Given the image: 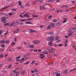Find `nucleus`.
Listing matches in <instances>:
<instances>
[{"instance_id":"79ce46f5","label":"nucleus","mask_w":76,"mask_h":76,"mask_svg":"<svg viewBox=\"0 0 76 76\" xmlns=\"http://www.w3.org/2000/svg\"><path fill=\"white\" fill-rule=\"evenodd\" d=\"M29 63H30V62H27L26 63H24V64H26H26H28Z\"/></svg>"},{"instance_id":"0e129e2a","label":"nucleus","mask_w":76,"mask_h":76,"mask_svg":"<svg viewBox=\"0 0 76 76\" xmlns=\"http://www.w3.org/2000/svg\"><path fill=\"white\" fill-rule=\"evenodd\" d=\"M69 63V62H68V61H65V64H68V63Z\"/></svg>"},{"instance_id":"473e14b6","label":"nucleus","mask_w":76,"mask_h":76,"mask_svg":"<svg viewBox=\"0 0 76 76\" xmlns=\"http://www.w3.org/2000/svg\"><path fill=\"white\" fill-rule=\"evenodd\" d=\"M14 33H15L16 34V33H18L19 32V31L16 30L15 31H14Z\"/></svg>"},{"instance_id":"7c9ffc66","label":"nucleus","mask_w":76,"mask_h":76,"mask_svg":"<svg viewBox=\"0 0 76 76\" xmlns=\"http://www.w3.org/2000/svg\"><path fill=\"white\" fill-rule=\"evenodd\" d=\"M0 42H2V44H4V43H5V42H4V41H1Z\"/></svg>"},{"instance_id":"a18cd8bd","label":"nucleus","mask_w":76,"mask_h":76,"mask_svg":"<svg viewBox=\"0 0 76 76\" xmlns=\"http://www.w3.org/2000/svg\"><path fill=\"white\" fill-rule=\"evenodd\" d=\"M46 51H47V52H50V50L48 49H46Z\"/></svg>"},{"instance_id":"412c9836","label":"nucleus","mask_w":76,"mask_h":76,"mask_svg":"<svg viewBox=\"0 0 76 76\" xmlns=\"http://www.w3.org/2000/svg\"><path fill=\"white\" fill-rule=\"evenodd\" d=\"M4 55H3V54H1L0 55V58H3V57H4Z\"/></svg>"},{"instance_id":"39448f33","label":"nucleus","mask_w":76,"mask_h":76,"mask_svg":"<svg viewBox=\"0 0 76 76\" xmlns=\"http://www.w3.org/2000/svg\"><path fill=\"white\" fill-rule=\"evenodd\" d=\"M25 23V24H30V25L32 24V23L30 22L29 21L26 22V23Z\"/></svg>"},{"instance_id":"338daca9","label":"nucleus","mask_w":76,"mask_h":76,"mask_svg":"<svg viewBox=\"0 0 76 76\" xmlns=\"http://www.w3.org/2000/svg\"><path fill=\"white\" fill-rule=\"evenodd\" d=\"M16 61H22V60L21 59H17Z\"/></svg>"},{"instance_id":"cd10ccee","label":"nucleus","mask_w":76,"mask_h":76,"mask_svg":"<svg viewBox=\"0 0 76 76\" xmlns=\"http://www.w3.org/2000/svg\"><path fill=\"white\" fill-rule=\"evenodd\" d=\"M34 72H38V70L36 69H34Z\"/></svg>"},{"instance_id":"3c124183","label":"nucleus","mask_w":76,"mask_h":76,"mask_svg":"<svg viewBox=\"0 0 76 76\" xmlns=\"http://www.w3.org/2000/svg\"><path fill=\"white\" fill-rule=\"evenodd\" d=\"M68 32H72V30L70 29L68 30Z\"/></svg>"},{"instance_id":"13d9d810","label":"nucleus","mask_w":76,"mask_h":76,"mask_svg":"<svg viewBox=\"0 0 76 76\" xmlns=\"http://www.w3.org/2000/svg\"><path fill=\"white\" fill-rule=\"evenodd\" d=\"M50 52H54V50H49V53H50Z\"/></svg>"},{"instance_id":"b1692460","label":"nucleus","mask_w":76,"mask_h":76,"mask_svg":"<svg viewBox=\"0 0 76 76\" xmlns=\"http://www.w3.org/2000/svg\"><path fill=\"white\" fill-rule=\"evenodd\" d=\"M68 36H72V33H70L68 34Z\"/></svg>"},{"instance_id":"9d476101","label":"nucleus","mask_w":76,"mask_h":76,"mask_svg":"<svg viewBox=\"0 0 76 76\" xmlns=\"http://www.w3.org/2000/svg\"><path fill=\"white\" fill-rule=\"evenodd\" d=\"M53 45V42H50L48 43V45H50H50Z\"/></svg>"},{"instance_id":"393cba45","label":"nucleus","mask_w":76,"mask_h":76,"mask_svg":"<svg viewBox=\"0 0 76 76\" xmlns=\"http://www.w3.org/2000/svg\"><path fill=\"white\" fill-rule=\"evenodd\" d=\"M39 2L41 3H42V2H43V1H42V0H39Z\"/></svg>"},{"instance_id":"f704fd0d","label":"nucleus","mask_w":76,"mask_h":76,"mask_svg":"<svg viewBox=\"0 0 76 76\" xmlns=\"http://www.w3.org/2000/svg\"><path fill=\"white\" fill-rule=\"evenodd\" d=\"M33 16L34 17V18H37V17H38V16L35 15H33Z\"/></svg>"},{"instance_id":"37998d69","label":"nucleus","mask_w":76,"mask_h":76,"mask_svg":"<svg viewBox=\"0 0 76 76\" xmlns=\"http://www.w3.org/2000/svg\"><path fill=\"white\" fill-rule=\"evenodd\" d=\"M27 14H25L24 15H23V16L27 17Z\"/></svg>"},{"instance_id":"f257e3e1","label":"nucleus","mask_w":76,"mask_h":76,"mask_svg":"<svg viewBox=\"0 0 76 76\" xmlns=\"http://www.w3.org/2000/svg\"><path fill=\"white\" fill-rule=\"evenodd\" d=\"M48 39H49L50 41H53L54 39V37L53 36L49 37L48 38Z\"/></svg>"},{"instance_id":"4c0bfd02","label":"nucleus","mask_w":76,"mask_h":76,"mask_svg":"<svg viewBox=\"0 0 76 76\" xmlns=\"http://www.w3.org/2000/svg\"><path fill=\"white\" fill-rule=\"evenodd\" d=\"M76 69V68H74V69H71L70 72H72V71H74V70H75Z\"/></svg>"},{"instance_id":"680f3d73","label":"nucleus","mask_w":76,"mask_h":76,"mask_svg":"<svg viewBox=\"0 0 76 76\" xmlns=\"http://www.w3.org/2000/svg\"><path fill=\"white\" fill-rule=\"evenodd\" d=\"M65 7V5H62V6H61V8H64V7Z\"/></svg>"},{"instance_id":"0eeeda50","label":"nucleus","mask_w":76,"mask_h":76,"mask_svg":"<svg viewBox=\"0 0 76 76\" xmlns=\"http://www.w3.org/2000/svg\"><path fill=\"white\" fill-rule=\"evenodd\" d=\"M50 27H54V26H55V24H54L53 23H51V24L50 25Z\"/></svg>"},{"instance_id":"58836bf2","label":"nucleus","mask_w":76,"mask_h":76,"mask_svg":"<svg viewBox=\"0 0 76 76\" xmlns=\"http://www.w3.org/2000/svg\"><path fill=\"white\" fill-rule=\"evenodd\" d=\"M12 72H13V73H16V70H13Z\"/></svg>"},{"instance_id":"49530a36","label":"nucleus","mask_w":76,"mask_h":76,"mask_svg":"<svg viewBox=\"0 0 76 76\" xmlns=\"http://www.w3.org/2000/svg\"><path fill=\"white\" fill-rule=\"evenodd\" d=\"M19 16H20V17H21V18H24V17H23V16L22 15H21V14H20V15Z\"/></svg>"},{"instance_id":"f03ea898","label":"nucleus","mask_w":76,"mask_h":76,"mask_svg":"<svg viewBox=\"0 0 76 76\" xmlns=\"http://www.w3.org/2000/svg\"><path fill=\"white\" fill-rule=\"evenodd\" d=\"M10 7V5H8L7 7H5L2 8L1 9V10H5V9H7V8H8V7Z\"/></svg>"},{"instance_id":"20e7f679","label":"nucleus","mask_w":76,"mask_h":76,"mask_svg":"<svg viewBox=\"0 0 76 76\" xmlns=\"http://www.w3.org/2000/svg\"><path fill=\"white\" fill-rule=\"evenodd\" d=\"M33 43L34 44H39V42L37 41H35L33 42Z\"/></svg>"},{"instance_id":"c85d7f7f","label":"nucleus","mask_w":76,"mask_h":76,"mask_svg":"<svg viewBox=\"0 0 76 76\" xmlns=\"http://www.w3.org/2000/svg\"><path fill=\"white\" fill-rule=\"evenodd\" d=\"M2 72L4 73H7V71L6 70H3Z\"/></svg>"},{"instance_id":"5fc2aeb1","label":"nucleus","mask_w":76,"mask_h":76,"mask_svg":"<svg viewBox=\"0 0 76 76\" xmlns=\"http://www.w3.org/2000/svg\"><path fill=\"white\" fill-rule=\"evenodd\" d=\"M63 23H65L66 22H67V20H65L63 21Z\"/></svg>"},{"instance_id":"6ab92c4d","label":"nucleus","mask_w":76,"mask_h":76,"mask_svg":"<svg viewBox=\"0 0 76 76\" xmlns=\"http://www.w3.org/2000/svg\"><path fill=\"white\" fill-rule=\"evenodd\" d=\"M26 20V19H22L20 20L21 22H24Z\"/></svg>"},{"instance_id":"774afa93","label":"nucleus","mask_w":76,"mask_h":76,"mask_svg":"<svg viewBox=\"0 0 76 76\" xmlns=\"http://www.w3.org/2000/svg\"><path fill=\"white\" fill-rule=\"evenodd\" d=\"M40 10H42V6H40Z\"/></svg>"},{"instance_id":"052dcab7","label":"nucleus","mask_w":76,"mask_h":76,"mask_svg":"<svg viewBox=\"0 0 76 76\" xmlns=\"http://www.w3.org/2000/svg\"><path fill=\"white\" fill-rule=\"evenodd\" d=\"M34 52H37L38 51V50H33Z\"/></svg>"},{"instance_id":"a878e982","label":"nucleus","mask_w":76,"mask_h":76,"mask_svg":"<svg viewBox=\"0 0 76 76\" xmlns=\"http://www.w3.org/2000/svg\"><path fill=\"white\" fill-rule=\"evenodd\" d=\"M25 72H26V71H24L21 73V74L22 75H24V74H25Z\"/></svg>"},{"instance_id":"f3484780","label":"nucleus","mask_w":76,"mask_h":76,"mask_svg":"<svg viewBox=\"0 0 76 76\" xmlns=\"http://www.w3.org/2000/svg\"><path fill=\"white\" fill-rule=\"evenodd\" d=\"M58 38H59V37L58 36L55 37V39L56 41H57V40H58Z\"/></svg>"},{"instance_id":"4be33fe9","label":"nucleus","mask_w":76,"mask_h":76,"mask_svg":"<svg viewBox=\"0 0 76 76\" xmlns=\"http://www.w3.org/2000/svg\"><path fill=\"white\" fill-rule=\"evenodd\" d=\"M16 44V43L14 42H12V43L11 44V45H14L15 44Z\"/></svg>"},{"instance_id":"2f4dec72","label":"nucleus","mask_w":76,"mask_h":76,"mask_svg":"<svg viewBox=\"0 0 76 76\" xmlns=\"http://www.w3.org/2000/svg\"><path fill=\"white\" fill-rule=\"evenodd\" d=\"M32 19H33V18H29L27 20V21H28V20H32Z\"/></svg>"},{"instance_id":"1a4fd4ad","label":"nucleus","mask_w":76,"mask_h":76,"mask_svg":"<svg viewBox=\"0 0 76 76\" xmlns=\"http://www.w3.org/2000/svg\"><path fill=\"white\" fill-rule=\"evenodd\" d=\"M18 3H19V5L20 6V7H21V6H22V2H21L20 1H18Z\"/></svg>"},{"instance_id":"bb28decb","label":"nucleus","mask_w":76,"mask_h":76,"mask_svg":"<svg viewBox=\"0 0 76 76\" xmlns=\"http://www.w3.org/2000/svg\"><path fill=\"white\" fill-rule=\"evenodd\" d=\"M56 76H61V75L60 73H57L56 74Z\"/></svg>"},{"instance_id":"09e8293b","label":"nucleus","mask_w":76,"mask_h":76,"mask_svg":"<svg viewBox=\"0 0 76 76\" xmlns=\"http://www.w3.org/2000/svg\"><path fill=\"white\" fill-rule=\"evenodd\" d=\"M12 65H9L8 67V69H10V67H12Z\"/></svg>"},{"instance_id":"6e6552de","label":"nucleus","mask_w":76,"mask_h":76,"mask_svg":"<svg viewBox=\"0 0 76 76\" xmlns=\"http://www.w3.org/2000/svg\"><path fill=\"white\" fill-rule=\"evenodd\" d=\"M49 35H54V33L53 32H50L49 33Z\"/></svg>"},{"instance_id":"f8f14e48","label":"nucleus","mask_w":76,"mask_h":76,"mask_svg":"<svg viewBox=\"0 0 76 76\" xmlns=\"http://www.w3.org/2000/svg\"><path fill=\"white\" fill-rule=\"evenodd\" d=\"M30 31H31V32H36V30H35L33 29H30Z\"/></svg>"},{"instance_id":"2eb2a0df","label":"nucleus","mask_w":76,"mask_h":76,"mask_svg":"<svg viewBox=\"0 0 76 76\" xmlns=\"http://www.w3.org/2000/svg\"><path fill=\"white\" fill-rule=\"evenodd\" d=\"M47 29H51V26H50V25H49L48 26L47 28Z\"/></svg>"},{"instance_id":"e433bc0d","label":"nucleus","mask_w":76,"mask_h":76,"mask_svg":"<svg viewBox=\"0 0 76 76\" xmlns=\"http://www.w3.org/2000/svg\"><path fill=\"white\" fill-rule=\"evenodd\" d=\"M10 42V41L9 40H7L6 42V44H8Z\"/></svg>"},{"instance_id":"423d86ee","label":"nucleus","mask_w":76,"mask_h":76,"mask_svg":"<svg viewBox=\"0 0 76 76\" xmlns=\"http://www.w3.org/2000/svg\"><path fill=\"white\" fill-rule=\"evenodd\" d=\"M68 71V70H67V69H66V70H64V71L63 73H64V74H67V73H68V72H67Z\"/></svg>"},{"instance_id":"c756f323","label":"nucleus","mask_w":76,"mask_h":76,"mask_svg":"<svg viewBox=\"0 0 76 76\" xmlns=\"http://www.w3.org/2000/svg\"><path fill=\"white\" fill-rule=\"evenodd\" d=\"M14 41L15 42H17V38H15L14 39Z\"/></svg>"},{"instance_id":"864d4df0","label":"nucleus","mask_w":76,"mask_h":76,"mask_svg":"<svg viewBox=\"0 0 76 76\" xmlns=\"http://www.w3.org/2000/svg\"><path fill=\"white\" fill-rule=\"evenodd\" d=\"M52 17H53L52 15H50V16H49L48 18L49 19H50V18H51Z\"/></svg>"},{"instance_id":"a211bd4d","label":"nucleus","mask_w":76,"mask_h":76,"mask_svg":"<svg viewBox=\"0 0 76 76\" xmlns=\"http://www.w3.org/2000/svg\"><path fill=\"white\" fill-rule=\"evenodd\" d=\"M57 21V20H56L55 19H53V22L55 23V22H56Z\"/></svg>"},{"instance_id":"e2e57ef3","label":"nucleus","mask_w":76,"mask_h":76,"mask_svg":"<svg viewBox=\"0 0 76 76\" xmlns=\"http://www.w3.org/2000/svg\"><path fill=\"white\" fill-rule=\"evenodd\" d=\"M57 25H58V26H60V23H58L57 24Z\"/></svg>"},{"instance_id":"a19ab883","label":"nucleus","mask_w":76,"mask_h":76,"mask_svg":"<svg viewBox=\"0 0 76 76\" xmlns=\"http://www.w3.org/2000/svg\"><path fill=\"white\" fill-rule=\"evenodd\" d=\"M16 58L17 60H18V59L20 58V57H16Z\"/></svg>"},{"instance_id":"4d7b16f0","label":"nucleus","mask_w":76,"mask_h":76,"mask_svg":"<svg viewBox=\"0 0 76 76\" xmlns=\"http://www.w3.org/2000/svg\"><path fill=\"white\" fill-rule=\"evenodd\" d=\"M69 12V9H67V10H66L65 11V12Z\"/></svg>"},{"instance_id":"ea45409f","label":"nucleus","mask_w":76,"mask_h":76,"mask_svg":"<svg viewBox=\"0 0 76 76\" xmlns=\"http://www.w3.org/2000/svg\"><path fill=\"white\" fill-rule=\"evenodd\" d=\"M52 74H53V75H57V72H54L52 73Z\"/></svg>"},{"instance_id":"dca6fc26","label":"nucleus","mask_w":76,"mask_h":76,"mask_svg":"<svg viewBox=\"0 0 76 76\" xmlns=\"http://www.w3.org/2000/svg\"><path fill=\"white\" fill-rule=\"evenodd\" d=\"M29 47H30V48H34V46L33 45H31L29 46Z\"/></svg>"},{"instance_id":"72a5a7b5","label":"nucleus","mask_w":76,"mask_h":76,"mask_svg":"<svg viewBox=\"0 0 76 76\" xmlns=\"http://www.w3.org/2000/svg\"><path fill=\"white\" fill-rule=\"evenodd\" d=\"M68 42V41L67 39H66L65 41V44H67Z\"/></svg>"},{"instance_id":"7ed1b4c3","label":"nucleus","mask_w":76,"mask_h":76,"mask_svg":"<svg viewBox=\"0 0 76 76\" xmlns=\"http://www.w3.org/2000/svg\"><path fill=\"white\" fill-rule=\"evenodd\" d=\"M1 22H4V21H6V19L5 17H3L1 18Z\"/></svg>"},{"instance_id":"aec40b11","label":"nucleus","mask_w":76,"mask_h":76,"mask_svg":"<svg viewBox=\"0 0 76 76\" xmlns=\"http://www.w3.org/2000/svg\"><path fill=\"white\" fill-rule=\"evenodd\" d=\"M42 53H43L44 54H48V53L47 52H45L44 51H43Z\"/></svg>"},{"instance_id":"bf43d9fd","label":"nucleus","mask_w":76,"mask_h":76,"mask_svg":"<svg viewBox=\"0 0 76 76\" xmlns=\"http://www.w3.org/2000/svg\"><path fill=\"white\" fill-rule=\"evenodd\" d=\"M26 56H30V53H28L26 54Z\"/></svg>"},{"instance_id":"9b49d317","label":"nucleus","mask_w":76,"mask_h":76,"mask_svg":"<svg viewBox=\"0 0 76 76\" xmlns=\"http://www.w3.org/2000/svg\"><path fill=\"white\" fill-rule=\"evenodd\" d=\"M8 61H12V58L10 57L8 59Z\"/></svg>"},{"instance_id":"6e6d98bb","label":"nucleus","mask_w":76,"mask_h":76,"mask_svg":"<svg viewBox=\"0 0 76 76\" xmlns=\"http://www.w3.org/2000/svg\"><path fill=\"white\" fill-rule=\"evenodd\" d=\"M1 51L3 52V51H4V49L3 48L1 49Z\"/></svg>"},{"instance_id":"8fccbe9b","label":"nucleus","mask_w":76,"mask_h":76,"mask_svg":"<svg viewBox=\"0 0 76 76\" xmlns=\"http://www.w3.org/2000/svg\"><path fill=\"white\" fill-rule=\"evenodd\" d=\"M45 56H42V57H40L39 58H44V57Z\"/></svg>"},{"instance_id":"603ef678","label":"nucleus","mask_w":76,"mask_h":76,"mask_svg":"<svg viewBox=\"0 0 76 76\" xmlns=\"http://www.w3.org/2000/svg\"><path fill=\"white\" fill-rule=\"evenodd\" d=\"M63 44H60L59 45V47H61V46H63Z\"/></svg>"},{"instance_id":"c9c22d12","label":"nucleus","mask_w":76,"mask_h":76,"mask_svg":"<svg viewBox=\"0 0 76 76\" xmlns=\"http://www.w3.org/2000/svg\"><path fill=\"white\" fill-rule=\"evenodd\" d=\"M34 63H35V61H32V63L31 64H34Z\"/></svg>"},{"instance_id":"69168bd1","label":"nucleus","mask_w":76,"mask_h":76,"mask_svg":"<svg viewBox=\"0 0 76 76\" xmlns=\"http://www.w3.org/2000/svg\"><path fill=\"white\" fill-rule=\"evenodd\" d=\"M17 48L18 49H19V50H20V49H21V48H22V47H18Z\"/></svg>"},{"instance_id":"c03bdc74","label":"nucleus","mask_w":76,"mask_h":76,"mask_svg":"<svg viewBox=\"0 0 76 76\" xmlns=\"http://www.w3.org/2000/svg\"><path fill=\"white\" fill-rule=\"evenodd\" d=\"M4 25H9V23H6V24H4Z\"/></svg>"},{"instance_id":"5701e85b","label":"nucleus","mask_w":76,"mask_h":76,"mask_svg":"<svg viewBox=\"0 0 76 76\" xmlns=\"http://www.w3.org/2000/svg\"><path fill=\"white\" fill-rule=\"evenodd\" d=\"M8 15H9V16H12L13 15V13L12 12H10L8 13Z\"/></svg>"},{"instance_id":"ddd939ff","label":"nucleus","mask_w":76,"mask_h":76,"mask_svg":"<svg viewBox=\"0 0 76 76\" xmlns=\"http://www.w3.org/2000/svg\"><path fill=\"white\" fill-rule=\"evenodd\" d=\"M42 7L43 10H45V9H46V8L45 7H44V6L43 5H42Z\"/></svg>"},{"instance_id":"4468645a","label":"nucleus","mask_w":76,"mask_h":76,"mask_svg":"<svg viewBox=\"0 0 76 76\" xmlns=\"http://www.w3.org/2000/svg\"><path fill=\"white\" fill-rule=\"evenodd\" d=\"M1 47H2V48H4V47H6V45H5L4 44H3L1 45Z\"/></svg>"},{"instance_id":"de8ad7c7","label":"nucleus","mask_w":76,"mask_h":76,"mask_svg":"<svg viewBox=\"0 0 76 76\" xmlns=\"http://www.w3.org/2000/svg\"><path fill=\"white\" fill-rule=\"evenodd\" d=\"M14 22L13 23H12L10 25V26H12L13 25H14Z\"/></svg>"}]
</instances>
